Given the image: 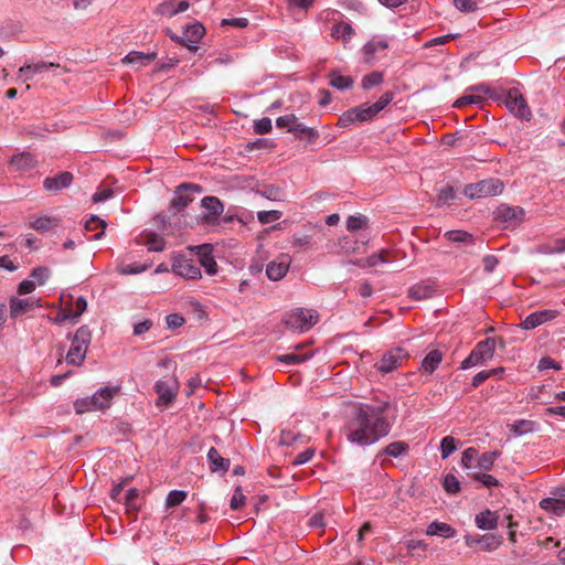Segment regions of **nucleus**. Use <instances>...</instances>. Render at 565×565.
<instances>
[{
    "label": "nucleus",
    "instance_id": "nucleus-1",
    "mask_svg": "<svg viewBox=\"0 0 565 565\" xmlns=\"http://www.w3.org/2000/svg\"><path fill=\"white\" fill-rule=\"evenodd\" d=\"M388 401H373L354 405L344 427L347 439L351 444L366 447L387 436L392 428L387 413Z\"/></svg>",
    "mask_w": 565,
    "mask_h": 565
},
{
    "label": "nucleus",
    "instance_id": "nucleus-2",
    "mask_svg": "<svg viewBox=\"0 0 565 565\" xmlns=\"http://www.w3.org/2000/svg\"><path fill=\"white\" fill-rule=\"evenodd\" d=\"M393 98L394 94L386 92L372 105L362 104L350 108L340 116L338 125L340 127H349L356 121L364 122L372 120L381 110L391 104Z\"/></svg>",
    "mask_w": 565,
    "mask_h": 565
},
{
    "label": "nucleus",
    "instance_id": "nucleus-3",
    "mask_svg": "<svg viewBox=\"0 0 565 565\" xmlns=\"http://www.w3.org/2000/svg\"><path fill=\"white\" fill-rule=\"evenodd\" d=\"M90 342L92 332L89 328L87 326L79 327L72 338V344L66 354V362L72 365H82Z\"/></svg>",
    "mask_w": 565,
    "mask_h": 565
},
{
    "label": "nucleus",
    "instance_id": "nucleus-4",
    "mask_svg": "<svg viewBox=\"0 0 565 565\" xmlns=\"http://www.w3.org/2000/svg\"><path fill=\"white\" fill-rule=\"evenodd\" d=\"M115 392L116 388L103 387L92 396L77 399L74 403L76 413L83 414L86 412L104 409L109 407L110 401L113 399Z\"/></svg>",
    "mask_w": 565,
    "mask_h": 565
},
{
    "label": "nucleus",
    "instance_id": "nucleus-5",
    "mask_svg": "<svg viewBox=\"0 0 565 565\" xmlns=\"http://www.w3.org/2000/svg\"><path fill=\"white\" fill-rule=\"evenodd\" d=\"M495 351L494 338H486L477 343L470 354L461 362L460 369L468 370L492 360Z\"/></svg>",
    "mask_w": 565,
    "mask_h": 565
},
{
    "label": "nucleus",
    "instance_id": "nucleus-6",
    "mask_svg": "<svg viewBox=\"0 0 565 565\" xmlns=\"http://www.w3.org/2000/svg\"><path fill=\"white\" fill-rule=\"evenodd\" d=\"M318 322V316L313 310L297 308L286 313L284 323L287 328L303 332L309 330Z\"/></svg>",
    "mask_w": 565,
    "mask_h": 565
},
{
    "label": "nucleus",
    "instance_id": "nucleus-7",
    "mask_svg": "<svg viewBox=\"0 0 565 565\" xmlns=\"http://www.w3.org/2000/svg\"><path fill=\"white\" fill-rule=\"evenodd\" d=\"M503 191V183L498 179H486L477 183L467 184L463 194L470 199L495 196Z\"/></svg>",
    "mask_w": 565,
    "mask_h": 565
},
{
    "label": "nucleus",
    "instance_id": "nucleus-8",
    "mask_svg": "<svg viewBox=\"0 0 565 565\" xmlns=\"http://www.w3.org/2000/svg\"><path fill=\"white\" fill-rule=\"evenodd\" d=\"M154 391L158 394L157 406L167 407L171 405L179 392V382L175 375L164 380H159L154 384Z\"/></svg>",
    "mask_w": 565,
    "mask_h": 565
},
{
    "label": "nucleus",
    "instance_id": "nucleus-9",
    "mask_svg": "<svg viewBox=\"0 0 565 565\" xmlns=\"http://www.w3.org/2000/svg\"><path fill=\"white\" fill-rule=\"evenodd\" d=\"M203 188L194 183H182L177 186L173 199L171 200V207L175 212H181L189 206L195 199L196 194H201Z\"/></svg>",
    "mask_w": 565,
    "mask_h": 565
},
{
    "label": "nucleus",
    "instance_id": "nucleus-10",
    "mask_svg": "<svg viewBox=\"0 0 565 565\" xmlns=\"http://www.w3.org/2000/svg\"><path fill=\"white\" fill-rule=\"evenodd\" d=\"M408 358V353L403 348H394L383 354L381 360L375 364V369L381 373H391L398 369L403 361Z\"/></svg>",
    "mask_w": 565,
    "mask_h": 565
},
{
    "label": "nucleus",
    "instance_id": "nucleus-11",
    "mask_svg": "<svg viewBox=\"0 0 565 565\" xmlns=\"http://www.w3.org/2000/svg\"><path fill=\"white\" fill-rule=\"evenodd\" d=\"M201 206L205 213L201 216V222L204 225H215L218 217L224 212V205L217 196L207 195L201 200Z\"/></svg>",
    "mask_w": 565,
    "mask_h": 565
},
{
    "label": "nucleus",
    "instance_id": "nucleus-12",
    "mask_svg": "<svg viewBox=\"0 0 565 565\" xmlns=\"http://www.w3.org/2000/svg\"><path fill=\"white\" fill-rule=\"evenodd\" d=\"M505 106L516 117L529 120L532 116L531 109L526 104L525 98L519 93L516 88L508 90L505 96Z\"/></svg>",
    "mask_w": 565,
    "mask_h": 565
},
{
    "label": "nucleus",
    "instance_id": "nucleus-13",
    "mask_svg": "<svg viewBox=\"0 0 565 565\" xmlns=\"http://www.w3.org/2000/svg\"><path fill=\"white\" fill-rule=\"evenodd\" d=\"M172 271L185 279H196L201 277L200 266L192 258L184 255H177L172 260Z\"/></svg>",
    "mask_w": 565,
    "mask_h": 565
},
{
    "label": "nucleus",
    "instance_id": "nucleus-14",
    "mask_svg": "<svg viewBox=\"0 0 565 565\" xmlns=\"http://www.w3.org/2000/svg\"><path fill=\"white\" fill-rule=\"evenodd\" d=\"M467 546L479 545L481 551L492 552L495 551L503 542L502 535L499 534H483V535H465Z\"/></svg>",
    "mask_w": 565,
    "mask_h": 565
},
{
    "label": "nucleus",
    "instance_id": "nucleus-15",
    "mask_svg": "<svg viewBox=\"0 0 565 565\" xmlns=\"http://www.w3.org/2000/svg\"><path fill=\"white\" fill-rule=\"evenodd\" d=\"M491 93L492 89L484 84L470 86L465 95L455 102L454 106L460 108L466 105L480 104L483 100V96L491 95Z\"/></svg>",
    "mask_w": 565,
    "mask_h": 565
},
{
    "label": "nucleus",
    "instance_id": "nucleus-16",
    "mask_svg": "<svg viewBox=\"0 0 565 565\" xmlns=\"http://www.w3.org/2000/svg\"><path fill=\"white\" fill-rule=\"evenodd\" d=\"M191 250H195L200 263L199 266L200 268L203 267L207 275L212 276L217 273V264L213 257V246L211 244L194 246Z\"/></svg>",
    "mask_w": 565,
    "mask_h": 565
},
{
    "label": "nucleus",
    "instance_id": "nucleus-17",
    "mask_svg": "<svg viewBox=\"0 0 565 565\" xmlns=\"http://www.w3.org/2000/svg\"><path fill=\"white\" fill-rule=\"evenodd\" d=\"M53 67H58V64L44 61H40L38 63L25 62V64L18 71V79L22 82L31 81L34 75L42 74Z\"/></svg>",
    "mask_w": 565,
    "mask_h": 565
},
{
    "label": "nucleus",
    "instance_id": "nucleus-18",
    "mask_svg": "<svg viewBox=\"0 0 565 565\" xmlns=\"http://www.w3.org/2000/svg\"><path fill=\"white\" fill-rule=\"evenodd\" d=\"M204 32V26L201 23L196 22L194 24L189 25L184 30L181 38L172 36V39L188 46L191 51H195L198 50V46L195 44L202 39Z\"/></svg>",
    "mask_w": 565,
    "mask_h": 565
},
{
    "label": "nucleus",
    "instance_id": "nucleus-19",
    "mask_svg": "<svg viewBox=\"0 0 565 565\" xmlns=\"http://www.w3.org/2000/svg\"><path fill=\"white\" fill-rule=\"evenodd\" d=\"M495 218L508 224H516L524 220L525 212L520 206H510L508 204H501L497 207Z\"/></svg>",
    "mask_w": 565,
    "mask_h": 565
},
{
    "label": "nucleus",
    "instance_id": "nucleus-20",
    "mask_svg": "<svg viewBox=\"0 0 565 565\" xmlns=\"http://www.w3.org/2000/svg\"><path fill=\"white\" fill-rule=\"evenodd\" d=\"M557 317V311L551 309L539 310L532 312L521 322L524 330H532L543 323L551 321Z\"/></svg>",
    "mask_w": 565,
    "mask_h": 565
},
{
    "label": "nucleus",
    "instance_id": "nucleus-21",
    "mask_svg": "<svg viewBox=\"0 0 565 565\" xmlns=\"http://www.w3.org/2000/svg\"><path fill=\"white\" fill-rule=\"evenodd\" d=\"M290 259L287 255L271 260L266 266V275L271 281H278L284 278L289 269Z\"/></svg>",
    "mask_w": 565,
    "mask_h": 565
},
{
    "label": "nucleus",
    "instance_id": "nucleus-22",
    "mask_svg": "<svg viewBox=\"0 0 565 565\" xmlns=\"http://www.w3.org/2000/svg\"><path fill=\"white\" fill-rule=\"evenodd\" d=\"M73 181V174L64 171L54 177H47L43 181V186L46 191L56 193L65 188H68Z\"/></svg>",
    "mask_w": 565,
    "mask_h": 565
},
{
    "label": "nucleus",
    "instance_id": "nucleus-23",
    "mask_svg": "<svg viewBox=\"0 0 565 565\" xmlns=\"http://www.w3.org/2000/svg\"><path fill=\"white\" fill-rule=\"evenodd\" d=\"M36 167V160L30 152H21L10 160V168L20 173L31 172Z\"/></svg>",
    "mask_w": 565,
    "mask_h": 565
},
{
    "label": "nucleus",
    "instance_id": "nucleus-24",
    "mask_svg": "<svg viewBox=\"0 0 565 565\" xmlns=\"http://www.w3.org/2000/svg\"><path fill=\"white\" fill-rule=\"evenodd\" d=\"M189 6L190 4L186 0L179 2L175 0H166L156 8L154 13L162 17H173L188 10Z\"/></svg>",
    "mask_w": 565,
    "mask_h": 565
},
{
    "label": "nucleus",
    "instance_id": "nucleus-25",
    "mask_svg": "<svg viewBox=\"0 0 565 565\" xmlns=\"http://www.w3.org/2000/svg\"><path fill=\"white\" fill-rule=\"evenodd\" d=\"M388 43L386 40H380V41H369L365 43L361 50L363 60L367 64H373L376 60V54L379 52H383L387 50Z\"/></svg>",
    "mask_w": 565,
    "mask_h": 565
},
{
    "label": "nucleus",
    "instance_id": "nucleus-26",
    "mask_svg": "<svg viewBox=\"0 0 565 565\" xmlns=\"http://www.w3.org/2000/svg\"><path fill=\"white\" fill-rule=\"evenodd\" d=\"M539 505L555 516H562L565 513V501L558 495L552 494V497L544 498L540 501Z\"/></svg>",
    "mask_w": 565,
    "mask_h": 565
},
{
    "label": "nucleus",
    "instance_id": "nucleus-27",
    "mask_svg": "<svg viewBox=\"0 0 565 565\" xmlns=\"http://www.w3.org/2000/svg\"><path fill=\"white\" fill-rule=\"evenodd\" d=\"M498 520L499 515L495 511L486 509L476 515L475 523L478 529L490 531L497 529Z\"/></svg>",
    "mask_w": 565,
    "mask_h": 565
},
{
    "label": "nucleus",
    "instance_id": "nucleus-28",
    "mask_svg": "<svg viewBox=\"0 0 565 565\" xmlns=\"http://www.w3.org/2000/svg\"><path fill=\"white\" fill-rule=\"evenodd\" d=\"M290 132L299 140H306L308 143L315 142L319 132L317 129L307 127L305 124L300 122L296 117V122L290 129Z\"/></svg>",
    "mask_w": 565,
    "mask_h": 565
},
{
    "label": "nucleus",
    "instance_id": "nucleus-29",
    "mask_svg": "<svg viewBox=\"0 0 565 565\" xmlns=\"http://www.w3.org/2000/svg\"><path fill=\"white\" fill-rule=\"evenodd\" d=\"M207 461L212 472L225 473L230 469V459L223 458L215 448H210L207 451Z\"/></svg>",
    "mask_w": 565,
    "mask_h": 565
},
{
    "label": "nucleus",
    "instance_id": "nucleus-30",
    "mask_svg": "<svg viewBox=\"0 0 565 565\" xmlns=\"http://www.w3.org/2000/svg\"><path fill=\"white\" fill-rule=\"evenodd\" d=\"M60 224V218L46 215L34 216L30 218V227L39 233L49 232Z\"/></svg>",
    "mask_w": 565,
    "mask_h": 565
},
{
    "label": "nucleus",
    "instance_id": "nucleus-31",
    "mask_svg": "<svg viewBox=\"0 0 565 565\" xmlns=\"http://www.w3.org/2000/svg\"><path fill=\"white\" fill-rule=\"evenodd\" d=\"M157 57V53H143L139 51H131L128 53L121 62L124 64L136 65L137 67L146 66Z\"/></svg>",
    "mask_w": 565,
    "mask_h": 565
},
{
    "label": "nucleus",
    "instance_id": "nucleus-32",
    "mask_svg": "<svg viewBox=\"0 0 565 565\" xmlns=\"http://www.w3.org/2000/svg\"><path fill=\"white\" fill-rule=\"evenodd\" d=\"M456 533V530L448 523L434 521L431 522L426 530V534L430 536H441L445 539L452 537Z\"/></svg>",
    "mask_w": 565,
    "mask_h": 565
},
{
    "label": "nucleus",
    "instance_id": "nucleus-33",
    "mask_svg": "<svg viewBox=\"0 0 565 565\" xmlns=\"http://www.w3.org/2000/svg\"><path fill=\"white\" fill-rule=\"evenodd\" d=\"M445 237L458 246H471L475 245V238L473 236L465 231L455 230V231H447L445 233Z\"/></svg>",
    "mask_w": 565,
    "mask_h": 565
},
{
    "label": "nucleus",
    "instance_id": "nucleus-34",
    "mask_svg": "<svg viewBox=\"0 0 565 565\" xmlns=\"http://www.w3.org/2000/svg\"><path fill=\"white\" fill-rule=\"evenodd\" d=\"M392 260L391 252L387 249H381L379 253H374L365 259L360 260L359 265L363 267H375L380 264L391 263Z\"/></svg>",
    "mask_w": 565,
    "mask_h": 565
},
{
    "label": "nucleus",
    "instance_id": "nucleus-35",
    "mask_svg": "<svg viewBox=\"0 0 565 565\" xmlns=\"http://www.w3.org/2000/svg\"><path fill=\"white\" fill-rule=\"evenodd\" d=\"M443 353L439 350H431L422 361V370L431 374L441 363Z\"/></svg>",
    "mask_w": 565,
    "mask_h": 565
},
{
    "label": "nucleus",
    "instance_id": "nucleus-36",
    "mask_svg": "<svg viewBox=\"0 0 565 565\" xmlns=\"http://www.w3.org/2000/svg\"><path fill=\"white\" fill-rule=\"evenodd\" d=\"M354 33V29L351 26V24L340 22L333 24L331 35L335 39L343 40L344 43H348Z\"/></svg>",
    "mask_w": 565,
    "mask_h": 565
},
{
    "label": "nucleus",
    "instance_id": "nucleus-37",
    "mask_svg": "<svg viewBox=\"0 0 565 565\" xmlns=\"http://www.w3.org/2000/svg\"><path fill=\"white\" fill-rule=\"evenodd\" d=\"M329 84L340 90L349 89L353 85V79L350 76L341 75L339 72L333 71L329 74Z\"/></svg>",
    "mask_w": 565,
    "mask_h": 565
},
{
    "label": "nucleus",
    "instance_id": "nucleus-38",
    "mask_svg": "<svg viewBox=\"0 0 565 565\" xmlns=\"http://www.w3.org/2000/svg\"><path fill=\"white\" fill-rule=\"evenodd\" d=\"M33 308V303L30 299H18L14 298L10 302V315L15 318L19 317Z\"/></svg>",
    "mask_w": 565,
    "mask_h": 565
},
{
    "label": "nucleus",
    "instance_id": "nucleus-39",
    "mask_svg": "<svg viewBox=\"0 0 565 565\" xmlns=\"http://www.w3.org/2000/svg\"><path fill=\"white\" fill-rule=\"evenodd\" d=\"M106 226L107 223L96 215L90 216V218L85 223L86 231H95L97 228H100L98 233L92 236V239H100L105 234Z\"/></svg>",
    "mask_w": 565,
    "mask_h": 565
},
{
    "label": "nucleus",
    "instance_id": "nucleus-40",
    "mask_svg": "<svg viewBox=\"0 0 565 565\" xmlns=\"http://www.w3.org/2000/svg\"><path fill=\"white\" fill-rule=\"evenodd\" d=\"M65 305H68L70 313L74 321L87 309V301L83 296L77 297L75 301L71 299Z\"/></svg>",
    "mask_w": 565,
    "mask_h": 565
},
{
    "label": "nucleus",
    "instance_id": "nucleus-41",
    "mask_svg": "<svg viewBox=\"0 0 565 565\" xmlns=\"http://www.w3.org/2000/svg\"><path fill=\"white\" fill-rule=\"evenodd\" d=\"M146 246L150 252H162L166 248V241L160 234L149 233L146 236Z\"/></svg>",
    "mask_w": 565,
    "mask_h": 565
},
{
    "label": "nucleus",
    "instance_id": "nucleus-42",
    "mask_svg": "<svg viewBox=\"0 0 565 565\" xmlns=\"http://www.w3.org/2000/svg\"><path fill=\"white\" fill-rule=\"evenodd\" d=\"M310 358H311V354H307V353L301 354V353L291 352V353L279 355L277 358V361L280 363L287 364V365H295V364L302 363V362L309 360Z\"/></svg>",
    "mask_w": 565,
    "mask_h": 565
},
{
    "label": "nucleus",
    "instance_id": "nucleus-43",
    "mask_svg": "<svg viewBox=\"0 0 565 565\" xmlns=\"http://www.w3.org/2000/svg\"><path fill=\"white\" fill-rule=\"evenodd\" d=\"M408 444L405 441H394L387 445L383 452L386 454L390 457L398 458L403 454H406L408 451Z\"/></svg>",
    "mask_w": 565,
    "mask_h": 565
},
{
    "label": "nucleus",
    "instance_id": "nucleus-44",
    "mask_svg": "<svg viewBox=\"0 0 565 565\" xmlns=\"http://www.w3.org/2000/svg\"><path fill=\"white\" fill-rule=\"evenodd\" d=\"M384 81L383 73L379 71L371 72L363 76L361 86L363 89L367 90L374 86L382 84Z\"/></svg>",
    "mask_w": 565,
    "mask_h": 565
},
{
    "label": "nucleus",
    "instance_id": "nucleus-45",
    "mask_svg": "<svg viewBox=\"0 0 565 565\" xmlns=\"http://www.w3.org/2000/svg\"><path fill=\"white\" fill-rule=\"evenodd\" d=\"M433 294L431 287L427 285H414L408 290L409 298L414 300H422L429 298Z\"/></svg>",
    "mask_w": 565,
    "mask_h": 565
},
{
    "label": "nucleus",
    "instance_id": "nucleus-46",
    "mask_svg": "<svg viewBox=\"0 0 565 565\" xmlns=\"http://www.w3.org/2000/svg\"><path fill=\"white\" fill-rule=\"evenodd\" d=\"M534 425H535V423L532 420L520 419V420L514 422L510 426V429L515 435L521 436V435H525L527 433L533 431Z\"/></svg>",
    "mask_w": 565,
    "mask_h": 565
},
{
    "label": "nucleus",
    "instance_id": "nucleus-47",
    "mask_svg": "<svg viewBox=\"0 0 565 565\" xmlns=\"http://www.w3.org/2000/svg\"><path fill=\"white\" fill-rule=\"evenodd\" d=\"M499 456H500V454L498 451L483 452L478 458V467L482 470H490L493 467L494 461L498 459Z\"/></svg>",
    "mask_w": 565,
    "mask_h": 565
},
{
    "label": "nucleus",
    "instance_id": "nucleus-48",
    "mask_svg": "<svg viewBox=\"0 0 565 565\" xmlns=\"http://www.w3.org/2000/svg\"><path fill=\"white\" fill-rule=\"evenodd\" d=\"M457 449V440L451 436H446L440 441L441 458H448Z\"/></svg>",
    "mask_w": 565,
    "mask_h": 565
},
{
    "label": "nucleus",
    "instance_id": "nucleus-49",
    "mask_svg": "<svg viewBox=\"0 0 565 565\" xmlns=\"http://www.w3.org/2000/svg\"><path fill=\"white\" fill-rule=\"evenodd\" d=\"M367 224V217L362 214L350 215L347 220V230L354 232L365 227Z\"/></svg>",
    "mask_w": 565,
    "mask_h": 565
},
{
    "label": "nucleus",
    "instance_id": "nucleus-50",
    "mask_svg": "<svg viewBox=\"0 0 565 565\" xmlns=\"http://www.w3.org/2000/svg\"><path fill=\"white\" fill-rule=\"evenodd\" d=\"M139 498V492L137 489H129L125 495V504L128 513H135L139 505L137 500Z\"/></svg>",
    "mask_w": 565,
    "mask_h": 565
},
{
    "label": "nucleus",
    "instance_id": "nucleus-51",
    "mask_svg": "<svg viewBox=\"0 0 565 565\" xmlns=\"http://www.w3.org/2000/svg\"><path fill=\"white\" fill-rule=\"evenodd\" d=\"M542 250L546 254L565 253V236L554 239L551 244L542 246Z\"/></svg>",
    "mask_w": 565,
    "mask_h": 565
},
{
    "label": "nucleus",
    "instance_id": "nucleus-52",
    "mask_svg": "<svg viewBox=\"0 0 565 565\" xmlns=\"http://www.w3.org/2000/svg\"><path fill=\"white\" fill-rule=\"evenodd\" d=\"M51 275V271L47 267H35L30 277L32 278V280L35 281V285H39V286H42L46 282V280L49 279Z\"/></svg>",
    "mask_w": 565,
    "mask_h": 565
},
{
    "label": "nucleus",
    "instance_id": "nucleus-53",
    "mask_svg": "<svg viewBox=\"0 0 565 565\" xmlns=\"http://www.w3.org/2000/svg\"><path fill=\"white\" fill-rule=\"evenodd\" d=\"M185 498H186L185 491H182V490L170 491L167 497V500H166V505H167V508L177 507V505L181 504L185 500Z\"/></svg>",
    "mask_w": 565,
    "mask_h": 565
},
{
    "label": "nucleus",
    "instance_id": "nucleus-54",
    "mask_svg": "<svg viewBox=\"0 0 565 565\" xmlns=\"http://www.w3.org/2000/svg\"><path fill=\"white\" fill-rule=\"evenodd\" d=\"M443 486H444L445 491L450 494H455V493L459 492V490H460L459 480L457 479L456 476H454L451 473L446 475V477L444 478Z\"/></svg>",
    "mask_w": 565,
    "mask_h": 565
},
{
    "label": "nucleus",
    "instance_id": "nucleus-55",
    "mask_svg": "<svg viewBox=\"0 0 565 565\" xmlns=\"http://www.w3.org/2000/svg\"><path fill=\"white\" fill-rule=\"evenodd\" d=\"M281 217V212L279 211H260L257 213V220L262 224H268L278 221Z\"/></svg>",
    "mask_w": 565,
    "mask_h": 565
},
{
    "label": "nucleus",
    "instance_id": "nucleus-56",
    "mask_svg": "<svg viewBox=\"0 0 565 565\" xmlns=\"http://www.w3.org/2000/svg\"><path fill=\"white\" fill-rule=\"evenodd\" d=\"M273 125L271 120L268 117H264L262 119L255 120L254 122V131L258 135L268 134L271 131Z\"/></svg>",
    "mask_w": 565,
    "mask_h": 565
},
{
    "label": "nucleus",
    "instance_id": "nucleus-57",
    "mask_svg": "<svg viewBox=\"0 0 565 565\" xmlns=\"http://www.w3.org/2000/svg\"><path fill=\"white\" fill-rule=\"evenodd\" d=\"M473 479L481 482L482 486L486 488H492V487L499 486L498 479L488 473L477 472L473 475Z\"/></svg>",
    "mask_w": 565,
    "mask_h": 565
},
{
    "label": "nucleus",
    "instance_id": "nucleus-58",
    "mask_svg": "<svg viewBox=\"0 0 565 565\" xmlns=\"http://www.w3.org/2000/svg\"><path fill=\"white\" fill-rule=\"evenodd\" d=\"M245 495L239 487H237L231 498L230 507L232 510H239L245 504Z\"/></svg>",
    "mask_w": 565,
    "mask_h": 565
},
{
    "label": "nucleus",
    "instance_id": "nucleus-59",
    "mask_svg": "<svg viewBox=\"0 0 565 565\" xmlns=\"http://www.w3.org/2000/svg\"><path fill=\"white\" fill-rule=\"evenodd\" d=\"M478 451L477 449L469 447L463 450L462 457H461V466L466 469H470L472 462L477 458Z\"/></svg>",
    "mask_w": 565,
    "mask_h": 565
},
{
    "label": "nucleus",
    "instance_id": "nucleus-60",
    "mask_svg": "<svg viewBox=\"0 0 565 565\" xmlns=\"http://www.w3.org/2000/svg\"><path fill=\"white\" fill-rule=\"evenodd\" d=\"M114 191L110 188H98L97 191L93 194V202L99 203L105 202L108 199L113 198Z\"/></svg>",
    "mask_w": 565,
    "mask_h": 565
},
{
    "label": "nucleus",
    "instance_id": "nucleus-61",
    "mask_svg": "<svg viewBox=\"0 0 565 565\" xmlns=\"http://www.w3.org/2000/svg\"><path fill=\"white\" fill-rule=\"evenodd\" d=\"M301 438L300 434H296L291 430H282L280 434V444L284 446H291Z\"/></svg>",
    "mask_w": 565,
    "mask_h": 565
},
{
    "label": "nucleus",
    "instance_id": "nucleus-62",
    "mask_svg": "<svg viewBox=\"0 0 565 565\" xmlns=\"http://www.w3.org/2000/svg\"><path fill=\"white\" fill-rule=\"evenodd\" d=\"M315 451H316L315 448H308V449L299 452L296 456V458L294 459L292 465L294 466H300V465L307 463L313 457Z\"/></svg>",
    "mask_w": 565,
    "mask_h": 565
},
{
    "label": "nucleus",
    "instance_id": "nucleus-63",
    "mask_svg": "<svg viewBox=\"0 0 565 565\" xmlns=\"http://www.w3.org/2000/svg\"><path fill=\"white\" fill-rule=\"evenodd\" d=\"M296 122V116L294 114L280 116L276 119V126L279 128H286L290 132L291 127Z\"/></svg>",
    "mask_w": 565,
    "mask_h": 565
},
{
    "label": "nucleus",
    "instance_id": "nucleus-64",
    "mask_svg": "<svg viewBox=\"0 0 565 565\" xmlns=\"http://www.w3.org/2000/svg\"><path fill=\"white\" fill-rule=\"evenodd\" d=\"M454 4L461 12H473L477 9V3L472 0H454Z\"/></svg>",
    "mask_w": 565,
    "mask_h": 565
}]
</instances>
